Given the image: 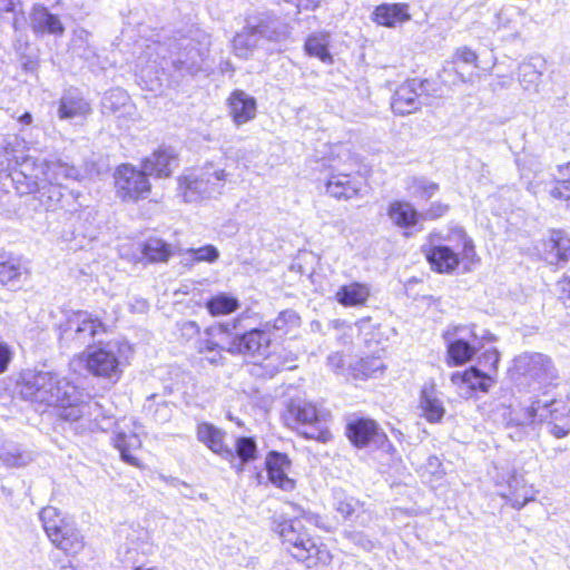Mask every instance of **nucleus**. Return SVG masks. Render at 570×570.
Segmentation results:
<instances>
[{"label":"nucleus","mask_w":570,"mask_h":570,"mask_svg":"<svg viewBox=\"0 0 570 570\" xmlns=\"http://www.w3.org/2000/svg\"><path fill=\"white\" fill-rule=\"evenodd\" d=\"M24 141L9 136L0 142V171L10 170L16 190L33 195L46 210L63 207L67 181H79L80 170L67 161L55 158L39 160L24 154Z\"/></svg>","instance_id":"f257e3e1"},{"label":"nucleus","mask_w":570,"mask_h":570,"mask_svg":"<svg viewBox=\"0 0 570 570\" xmlns=\"http://www.w3.org/2000/svg\"><path fill=\"white\" fill-rule=\"evenodd\" d=\"M18 386L23 400L43 407H60L59 415L65 421H78L99 406L97 403H83L77 386L56 372L28 371L22 374Z\"/></svg>","instance_id":"f03ea898"},{"label":"nucleus","mask_w":570,"mask_h":570,"mask_svg":"<svg viewBox=\"0 0 570 570\" xmlns=\"http://www.w3.org/2000/svg\"><path fill=\"white\" fill-rule=\"evenodd\" d=\"M275 532L281 538L283 548L307 568L328 566L332 562L333 556L326 544L320 538L313 537L301 519L278 522Z\"/></svg>","instance_id":"7ed1b4c3"},{"label":"nucleus","mask_w":570,"mask_h":570,"mask_svg":"<svg viewBox=\"0 0 570 570\" xmlns=\"http://www.w3.org/2000/svg\"><path fill=\"white\" fill-rule=\"evenodd\" d=\"M288 33L287 26L275 18L248 19L243 30L233 38V52L236 57L248 59L257 49L265 48L267 43L285 40Z\"/></svg>","instance_id":"20e7f679"},{"label":"nucleus","mask_w":570,"mask_h":570,"mask_svg":"<svg viewBox=\"0 0 570 570\" xmlns=\"http://www.w3.org/2000/svg\"><path fill=\"white\" fill-rule=\"evenodd\" d=\"M453 243L449 245H434L425 252L426 259L431 267L438 273L450 274L455 271L462 261L474 262L476 256L474 245L462 228L452 232L450 239Z\"/></svg>","instance_id":"39448f33"},{"label":"nucleus","mask_w":570,"mask_h":570,"mask_svg":"<svg viewBox=\"0 0 570 570\" xmlns=\"http://www.w3.org/2000/svg\"><path fill=\"white\" fill-rule=\"evenodd\" d=\"M511 375L517 381H524L530 386L542 387L556 385L558 370L550 356L538 352H524L513 360Z\"/></svg>","instance_id":"423d86ee"},{"label":"nucleus","mask_w":570,"mask_h":570,"mask_svg":"<svg viewBox=\"0 0 570 570\" xmlns=\"http://www.w3.org/2000/svg\"><path fill=\"white\" fill-rule=\"evenodd\" d=\"M124 348L125 345L119 342H108L81 353L79 360L91 375L116 383L124 372Z\"/></svg>","instance_id":"0eeeda50"},{"label":"nucleus","mask_w":570,"mask_h":570,"mask_svg":"<svg viewBox=\"0 0 570 570\" xmlns=\"http://www.w3.org/2000/svg\"><path fill=\"white\" fill-rule=\"evenodd\" d=\"M170 52L171 63L175 69L187 73H196L202 68V53L194 46L170 42L169 45L159 41H153L146 45L142 56L139 60L158 63V59H166Z\"/></svg>","instance_id":"6e6552de"},{"label":"nucleus","mask_w":570,"mask_h":570,"mask_svg":"<svg viewBox=\"0 0 570 570\" xmlns=\"http://www.w3.org/2000/svg\"><path fill=\"white\" fill-rule=\"evenodd\" d=\"M115 188L121 202L135 204L149 196L151 183L142 167L124 164L115 171Z\"/></svg>","instance_id":"1a4fd4ad"},{"label":"nucleus","mask_w":570,"mask_h":570,"mask_svg":"<svg viewBox=\"0 0 570 570\" xmlns=\"http://www.w3.org/2000/svg\"><path fill=\"white\" fill-rule=\"evenodd\" d=\"M105 324L86 311L71 312L60 326V340L78 345L89 344L98 334L105 333Z\"/></svg>","instance_id":"9d476101"},{"label":"nucleus","mask_w":570,"mask_h":570,"mask_svg":"<svg viewBox=\"0 0 570 570\" xmlns=\"http://www.w3.org/2000/svg\"><path fill=\"white\" fill-rule=\"evenodd\" d=\"M498 493L505 499L514 509H522L528 502L534 500V489L525 482L523 475L518 474L514 469L499 472L495 476Z\"/></svg>","instance_id":"9b49d317"},{"label":"nucleus","mask_w":570,"mask_h":570,"mask_svg":"<svg viewBox=\"0 0 570 570\" xmlns=\"http://www.w3.org/2000/svg\"><path fill=\"white\" fill-rule=\"evenodd\" d=\"M291 417L301 428V433L307 439L326 440L324 414L315 405L304 401L294 402L288 406Z\"/></svg>","instance_id":"f8f14e48"},{"label":"nucleus","mask_w":570,"mask_h":570,"mask_svg":"<svg viewBox=\"0 0 570 570\" xmlns=\"http://www.w3.org/2000/svg\"><path fill=\"white\" fill-rule=\"evenodd\" d=\"M233 335L227 345V352L253 356H266L268 354L271 337L265 330L253 328L246 333H234Z\"/></svg>","instance_id":"ddd939ff"},{"label":"nucleus","mask_w":570,"mask_h":570,"mask_svg":"<svg viewBox=\"0 0 570 570\" xmlns=\"http://www.w3.org/2000/svg\"><path fill=\"white\" fill-rule=\"evenodd\" d=\"M424 92V81L410 79L402 83L392 97L391 107L394 114L410 115L421 108V96Z\"/></svg>","instance_id":"4468645a"},{"label":"nucleus","mask_w":570,"mask_h":570,"mask_svg":"<svg viewBox=\"0 0 570 570\" xmlns=\"http://www.w3.org/2000/svg\"><path fill=\"white\" fill-rule=\"evenodd\" d=\"M333 168L334 171L326 181V193L336 199L348 200L357 197L364 186L363 178L343 173L338 167Z\"/></svg>","instance_id":"2eb2a0df"},{"label":"nucleus","mask_w":570,"mask_h":570,"mask_svg":"<svg viewBox=\"0 0 570 570\" xmlns=\"http://www.w3.org/2000/svg\"><path fill=\"white\" fill-rule=\"evenodd\" d=\"M208 177H203L199 169L188 170L178 177V195L186 203H196L212 196L215 191L208 185Z\"/></svg>","instance_id":"dca6fc26"},{"label":"nucleus","mask_w":570,"mask_h":570,"mask_svg":"<svg viewBox=\"0 0 570 570\" xmlns=\"http://www.w3.org/2000/svg\"><path fill=\"white\" fill-rule=\"evenodd\" d=\"M196 436L200 443L222 459H234V450L225 444L226 433L222 429L212 423L202 422L197 424Z\"/></svg>","instance_id":"f3484780"},{"label":"nucleus","mask_w":570,"mask_h":570,"mask_svg":"<svg viewBox=\"0 0 570 570\" xmlns=\"http://www.w3.org/2000/svg\"><path fill=\"white\" fill-rule=\"evenodd\" d=\"M228 112L234 124L239 127L256 117V99L244 90H234L227 100Z\"/></svg>","instance_id":"a211bd4d"},{"label":"nucleus","mask_w":570,"mask_h":570,"mask_svg":"<svg viewBox=\"0 0 570 570\" xmlns=\"http://www.w3.org/2000/svg\"><path fill=\"white\" fill-rule=\"evenodd\" d=\"M141 167L148 176L167 178L178 167V159L174 150L163 148L146 157L141 161Z\"/></svg>","instance_id":"6ab92c4d"},{"label":"nucleus","mask_w":570,"mask_h":570,"mask_svg":"<svg viewBox=\"0 0 570 570\" xmlns=\"http://www.w3.org/2000/svg\"><path fill=\"white\" fill-rule=\"evenodd\" d=\"M114 446L119 451L124 462L140 468V461L136 456V452L141 448V440L137 432L129 428L118 426L112 438Z\"/></svg>","instance_id":"aec40b11"},{"label":"nucleus","mask_w":570,"mask_h":570,"mask_svg":"<svg viewBox=\"0 0 570 570\" xmlns=\"http://www.w3.org/2000/svg\"><path fill=\"white\" fill-rule=\"evenodd\" d=\"M174 255V248L160 238H149L136 245L132 259L138 263L167 262Z\"/></svg>","instance_id":"412c9836"},{"label":"nucleus","mask_w":570,"mask_h":570,"mask_svg":"<svg viewBox=\"0 0 570 570\" xmlns=\"http://www.w3.org/2000/svg\"><path fill=\"white\" fill-rule=\"evenodd\" d=\"M472 343H469L462 337L451 338V333L448 331L444 338L448 342V356L449 363L452 365H463L469 362L474 354L482 348V344L476 346L478 333L472 328L470 331Z\"/></svg>","instance_id":"4be33fe9"},{"label":"nucleus","mask_w":570,"mask_h":570,"mask_svg":"<svg viewBox=\"0 0 570 570\" xmlns=\"http://www.w3.org/2000/svg\"><path fill=\"white\" fill-rule=\"evenodd\" d=\"M265 463L269 481L275 487L284 491H292L295 488V481L287 475L291 461L286 454L271 452Z\"/></svg>","instance_id":"5701e85b"},{"label":"nucleus","mask_w":570,"mask_h":570,"mask_svg":"<svg viewBox=\"0 0 570 570\" xmlns=\"http://www.w3.org/2000/svg\"><path fill=\"white\" fill-rule=\"evenodd\" d=\"M347 436L358 448H364L371 443L379 444L385 438L380 432L377 424L366 419L351 422L347 426Z\"/></svg>","instance_id":"b1692460"},{"label":"nucleus","mask_w":570,"mask_h":570,"mask_svg":"<svg viewBox=\"0 0 570 570\" xmlns=\"http://www.w3.org/2000/svg\"><path fill=\"white\" fill-rule=\"evenodd\" d=\"M537 402L522 406L514 401L509 404L501 403V417L507 426H527L534 422L538 407Z\"/></svg>","instance_id":"393cba45"},{"label":"nucleus","mask_w":570,"mask_h":570,"mask_svg":"<svg viewBox=\"0 0 570 570\" xmlns=\"http://www.w3.org/2000/svg\"><path fill=\"white\" fill-rule=\"evenodd\" d=\"M372 19L380 26L393 28L397 23H403L411 19L409 4L382 3L374 9Z\"/></svg>","instance_id":"a878e982"},{"label":"nucleus","mask_w":570,"mask_h":570,"mask_svg":"<svg viewBox=\"0 0 570 570\" xmlns=\"http://www.w3.org/2000/svg\"><path fill=\"white\" fill-rule=\"evenodd\" d=\"M30 24L36 33H51L60 36L65 28L59 18L50 13L42 6H35L30 16Z\"/></svg>","instance_id":"bb28decb"},{"label":"nucleus","mask_w":570,"mask_h":570,"mask_svg":"<svg viewBox=\"0 0 570 570\" xmlns=\"http://www.w3.org/2000/svg\"><path fill=\"white\" fill-rule=\"evenodd\" d=\"M420 409L430 423H438L444 416L445 409L434 385H424L422 389Z\"/></svg>","instance_id":"cd10ccee"},{"label":"nucleus","mask_w":570,"mask_h":570,"mask_svg":"<svg viewBox=\"0 0 570 570\" xmlns=\"http://www.w3.org/2000/svg\"><path fill=\"white\" fill-rule=\"evenodd\" d=\"M453 384H464L472 391L488 392L494 383L490 374L481 372L479 368L472 366L464 372H455L451 376Z\"/></svg>","instance_id":"c85d7f7f"},{"label":"nucleus","mask_w":570,"mask_h":570,"mask_svg":"<svg viewBox=\"0 0 570 570\" xmlns=\"http://www.w3.org/2000/svg\"><path fill=\"white\" fill-rule=\"evenodd\" d=\"M370 297V287L363 283L343 285L335 294L336 301L346 307L363 306Z\"/></svg>","instance_id":"c756f323"},{"label":"nucleus","mask_w":570,"mask_h":570,"mask_svg":"<svg viewBox=\"0 0 570 570\" xmlns=\"http://www.w3.org/2000/svg\"><path fill=\"white\" fill-rule=\"evenodd\" d=\"M90 112V105L76 90H67L61 99L58 109L61 119H70L85 116Z\"/></svg>","instance_id":"7c9ffc66"},{"label":"nucleus","mask_w":570,"mask_h":570,"mask_svg":"<svg viewBox=\"0 0 570 570\" xmlns=\"http://www.w3.org/2000/svg\"><path fill=\"white\" fill-rule=\"evenodd\" d=\"M257 458V445L253 438L242 436L236 440L234 459L227 460L230 466L240 473L244 471L245 464Z\"/></svg>","instance_id":"2f4dec72"},{"label":"nucleus","mask_w":570,"mask_h":570,"mask_svg":"<svg viewBox=\"0 0 570 570\" xmlns=\"http://www.w3.org/2000/svg\"><path fill=\"white\" fill-rule=\"evenodd\" d=\"M390 219L401 228H411L416 223L421 215L417 214L415 208L406 202H393L387 210Z\"/></svg>","instance_id":"473e14b6"},{"label":"nucleus","mask_w":570,"mask_h":570,"mask_svg":"<svg viewBox=\"0 0 570 570\" xmlns=\"http://www.w3.org/2000/svg\"><path fill=\"white\" fill-rule=\"evenodd\" d=\"M51 542L67 554H78L85 547L80 532L70 523Z\"/></svg>","instance_id":"72a5a7b5"},{"label":"nucleus","mask_w":570,"mask_h":570,"mask_svg":"<svg viewBox=\"0 0 570 570\" xmlns=\"http://www.w3.org/2000/svg\"><path fill=\"white\" fill-rule=\"evenodd\" d=\"M550 263L561 264L570 259V238L562 230H553L548 243Z\"/></svg>","instance_id":"f704fd0d"},{"label":"nucleus","mask_w":570,"mask_h":570,"mask_svg":"<svg viewBox=\"0 0 570 570\" xmlns=\"http://www.w3.org/2000/svg\"><path fill=\"white\" fill-rule=\"evenodd\" d=\"M236 330V323H233L232 330L229 325H222L217 328H207L205 332V337H202L197 343V351L200 354H207L216 352L218 348H223L222 338L216 340L217 337L225 336L227 334H232V331Z\"/></svg>","instance_id":"c9c22d12"},{"label":"nucleus","mask_w":570,"mask_h":570,"mask_svg":"<svg viewBox=\"0 0 570 570\" xmlns=\"http://www.w3.org/2000/svg\"><path fill=\"white\" fill-rule=\"evenodd\" d=\"M40 520L42 522L43 530L48 538L53 540L59 533H61L65 527H68L70 522L61 517V513L57 508L46 507L40 511Z\"/></svg>","instance_id":"e433bc0d"},{"label":"nucleus","mask_w":570,"mask_h":570,"mask_svg":"<svg viewBox=\"0 0 570 570\" xmlns=\"http://www.w3.org/2000/svg\"><path fill=\"white\" fill-rule=\"evenodd\" d=\"M458 61L476 66L478 55L468 47L456 49L453 59L450 62L451 66H446L443 68L442 77L444 78V81H448L446 77H450L452 72L455 73V79L452 80L453 85H455L456 82L466 81L465 77L456 70L455 66Z\"/></svg>","instance_id":"4c0bfd02"},{"label":"nucleus","mask_w":570,"mask_h":570,"mask_svg":"<svg viewBox=\"0 0 570 570\" xmlns=\"http://www.w3.org/2000/svg\"><path fill=\"white\" fill-rule=\"evenodd\" d=\"M330 35L328 33H313L305 42V50L309 56L316 57L323 62L331 63L332 56L328 51Z\"/></svg>","instance_id":"58836bf2"},{"label":"nucleus","mask_w":570,"mask_h":570,"mask_svg":"<svg viewBox=\"0 0 570 570\" xmlns=\"http://www.w3.org/2000/svg\"><path fill=\"white\" fill-rule=\"evenodd\" d=\"M239 306L238 299L227 294H218L206 303V307L213 316L226 315L236 311Z\"/></svg>","instance_id":"ea45409f"},{"label":"nucleus","mask_w":570,"mask_h":570,"mask_svg":"<svg viewBox=\"0 0 570 570\" xmlns=\"http://www.w3.org/2000/svg\"><path fill=\"white\" fill-rule=\"evenodd\" d=\"M549 194L556 199H570V161L558 166L556 185L549 190Z\"/></svg>","instance_id":"a19ab883"},{"label":"nucleus","mask_w":570,"mask_h":570,"mask_svg":"<svg viewBox=\"0 0 570 570\" xmlns=\"http://www.w3.org/2000/svg\"><path fill=\"white\" fill-rule=\"evenodd\" d=\"M129 104V96L122 89H112L105 94L101 107L106 114H116L125 109Z\"/></svg>","instance_id":"79ce46f5"},{"label":"nucleus","mask_w":570,"mask_h":570,"mask_svg":"<svg viewBox=\"0 0 570 570\" xmlns=\"http://www.w3.org/2000/svg\"><path fill=\"white\" fill-rule=\"evenodd\" d=\"M23 271L22 264L16 258L0 262V283L2 285L14 286L23 274Z\"/></svg>","instance_id":"37998d69"},{"label":"nucleus","mask_w":570,"mask_h":570,"mask_svg":"<svg viewBox=\"0 0 570 570\" xmlns=\"http://www.w3.org/2000/svg\"><path fill=\"white\" fill-rule=\"evenodd\" d=\"M439 189V185L425 178L413 177L407 184V190L415 197L431 198Z\"/></svg>","instance_id":"c03bdc74"},{"label":"nucleus","mask_w":570,"mask_h":570,"mask_svg":"<svg viewBox=\"0 0 570 570\" xmlns=\"http://www.w3.org/2000/svg\"><path fill=\"white\" fill-rule=\"evenodd\" d=\"M203 177L207 176L208 185L215 193H220L226 179L227 173L224 168L216 167L213 163L206 164L204 167L199 168Z\"/></svg>","instance_id":"a18cd8bd"},{"label":"nucleus","mask_w":570,"mask_h":570,"mask_svg":"<svg viewBox=\"0 0 570 570\" xmlns=\"http://www.w3.org/2000/svg\"><path fill=\"white\" fill-rule=\"evenodd\" d=\"M520 83L524 90L535 89L540 81L541 72L533 62L521 63L519 67Z\"/></svg>","instance_id":"49530a36"},{"label":"nucleus","mask_w":570,"mask_h":570,"mask_svg":"<svg viewBox=\"0 0 570 570\" xmlns=\"http://www.w3.org/2000/svg\"><path fill=\"white\" fill-rule=\"evenodd\" d=\"M301 325V317L293 309H286L278 314L274 320L272 327L276 331L287 333Z\"/></svg>","instance_id":"de8ad7c7"},{"label":"nucleus","mask_w":570,"mask_h":570,"mask_svg":"<svg viewBox=\"0 0 570 570\" xmlns=\"http://www.w3.org/2000/svg\"><path fill=\"white\" fill-rule=\"evenodd\" d=\"M384 367H385V365L380 357L372 356V357L362 358L357 363V367L355 368V371H357V373L355 375L361 376V377L375 376L377 373H382Z\"/></svg>","instance_id":"09e8293b"},{"label":"nucleus","mask_w":570,"mask_h":570,"mask_svg":"<svg viewBox=\"0 0 570 570\" xmlns=\"http://www.w3.org/2000/svg\"><path fill=\"white\" fill-rule=\"evenodd\" d=\"M186 255L190 256L193 262H215L218 256V249L213 245H206L199 248H189L186 250Z\"/></svg>","instance_id":"8fccbe9b"},{"label":"nucleus","mask_w":570,"mask_h":570,"mask_svg":"<svg viewBox=\"0 0 570 570\" xmlns=\"http://www.w3.org/2000/svg\"><path fill=\"white\" fill-rule=\"evenodd\" d=\"M335 500V509L344 519L350 518L360 505L357 500L343 493H336Z\"/></svg>","instance_id":"3c124183"},{"label":"nucleus","mask_w":570,"mask_h":570,"mask_svg":"<svg viewBox=\"0 0 570 570\" xmlns=\"http://www.w3.org/2000/svg\"><path fill=\"white\" fill-rule=\"evenodd\" d=\"M499 361L500 354L497 348L487 350L479 357V364L492 372H497Z\"/></svg>","instance_id":"603ef678"},{"label":"nucleus","mask_w":570,"mask_h":570,"mask_svg":"<svg viewBox=\"0 0 570 570\" xmlns=\"http://www.w3.org/2000/svg\"><path fill=\"white\" fill-rule=\"evenodd\" d=\"M345 537L355 546L362 548L363 550L370 551L374 543L371 539L367 538L363 532L360 531H348L345 532Z\"/></svg>","instance_id":"864d4df0"},{"label":"nucleus","mask_w":570,"mask_h":570,"mask_svg":"<svg viewBox=\"0 0 570 570\" xmlns=\"http://www.w3.org/2000/svg\"><path fill=\"white\" fill-rule=\"evenodd\" d=\"M0 460L8 466H21L26 464L24 456L14 451H8L6 449L0 451Z\"/></svg>","instance_id":"5fc2aeb1"},{"label":"nucleus","mask_w":570,"mask_h":570,"mask_svg":"<svg viewBox=\"0 0 570 570\" xmlns=\"http://www.w3.org/2000/svg\"><path fill=\"white\" fill-rule=\"evenodd\" d=\"M518 14V11L512 8L502 9L497 14V23L499 29H511L513 18Z\"/></svg>","instance_id":"6e6d98bb"},{"label":"nucleus","mask_w":570,"mask_h":570,"mask_svg":"<svg viewBox=\"0 0 570 570\" xmlns=\"http://www.w3.org/2000/svg\"><path fill=\"white\" fill-rule=\"evenodd\" d=\"M425 470L436 480L441 479L444 475V470L442 468V463L438 456H430L425 464Z\"/></svg>","instance_id":"4d7b16f0"},{"label":"nucleus","mask_w":570,"mask_h":570,"mask_svg":"<svg viewBox=\"0 0 570 570\" xmlns=\"http://www.w3.org/2000/svg\"><path fill=\"white\" fill-rule=\"evenodd\" d=\"M448 206L441 203H433L429 209L421 214L424 219H435L448 212Z\"/></svg>","instance_id":"13d9d810"},{"label":"nucleus","mask_w":570,"mask_h":570,"mask_svg":"<svg viewBox=\"0 0 570 570\" xmlns=\"http://www.w3.org/2000/svg\"><path fill=\"white\" fill-rule=\"evenodd\" d=\"M11 356L12 352L10 347L6 343L0 342V374L7 370Z\"/></svg>","instance_id":"bf43d9fd"},{"label":"nucleus","mask_w":570,"mask_h":570,"mask_svg":"<svg viewBox=\"0 0 570 570\" xmlns=\"http://www.w3.org/2000/svg\"><path fill=\"white\" fill-rule=\"evenodd\" d=\"M327 364L334 371L341 370L343 367V365H344L343 355L341 353H332L327 357Z\"/></svg>","instance_id":"052dcab7"},{"label":"nucleus","mask_w":570,"mask_h":570,"mask_svg":"<svg viewBox=\"0 0 570 570\" xmlns=\"http://www.w3.org/2000/svg\"><path fill=\"white\" fill-rule=\"evenodd\" d=\"M227 351V346H224L223 348L216 350V352L204 354L205 358L213 365H220L223 364V355L222 352Z\"/></svg>","instance_id":"680f3d73"},{"label":"nucleus","mask_w":570,"mask_h":570,"mask_svg":"<svg viewBox=\"0 0 570 570\" xmlns=\"http://www.w3.org/2000/svg\"><path fill=\"white\" fill-rule=\"evenodd\" d=\"M298 10H314L321 3V0H291Z\"/></svg>","instance_id":"e2e57ef3"},{"label":"nucleus","mask_w":570,"mask_h":570,"mask_svg":"<svg viewBox=\"0 0 570 570\" xmlns=\"http://www.w3.org/2000/svg\"><path fill=\"white\" fill-rule=\"evenodd\" d=\"M20 0H0V17L6 12H14Z\"/></svg>","instance_id":"0e129e2a"},{"label":"nucleus","mask_w":570,"mask_h":570,"mask_svg":"<svg viewBox=\"0 0 570 570\" xmlns=\"http://www.w3.org/2000/svg\"><path fill=\"white\" fill-rule=\"evenodd\" d=\"M331 324L335 330L343 332L342 338L344 340L345 343L351 341V335L347 334V331H351L350 326L345 325L344 322H341L338 320L333 321Z\"/></svg>","instance_id":"69168bd1"},{"label":"nucleus","mask_w":570,"mask_h":570,"mask_svg":"<svg viewBox=\"0 0 570 570\" xmlns=\"http://www.w3.org/2000/svg\"><path fill=\"white\" fill-rule=\"evenodd\" d=\"M333 153H335V155L338 159L344 158L345 161L351 159L350 149L345 145H342V144L337 145Z\"/></svg>","instance_id":"338daca9"},{"label":"nucleus","mask_w":570,"mask_h":570,"mask_svg":"<svg viewBox=\"0 0 570 570\" xmlns=\"http://www.w3.org/2000/svg\"><path fill=\"white\" fill-rule=\"evenodd\" d=\"M493 341H495V336L492 333H490L489 331L483 330L480 334L478 333L476 346L479 344H482V347H483L485 343L493 342Z\"/></svg>","instance_id":"774afa93"}]
</instances>
